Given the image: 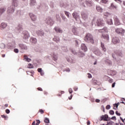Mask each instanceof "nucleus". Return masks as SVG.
I'll return each instance as SVG.
<instances>
[{
    "instance_id": "obj_1",
    "label": "nucleus",
    "mask_w": 125,
    "mask_h": 125,
    "mask_svg": "<svg viewBox=\"0 0 125 125\" xmlns=\"http://www.w3.org/2000/svg\"><path fill=\"white\" fill-rule=\"evenodd\" d=\"M18 6V1L17 0H13L12 5L8 8L7 13L11 14L14 12V9Z\"/></svg>"
},
{
    "instance_id": "obj_2",
    "label": "nucleus",
    "mask_w": 125,
    "mask_h": 125,
    "mask_svg": "<svg viewBox=\"0 0 125 125\" xmlns=\"http://www.w3.org/2000/svg\"><path fill=\"white\" fill-rule=\"evenodd\" d=\"M84 41L86 42H88L89 43H94V40H93V37L90 33L86 34L85 37L84 38Z\"/></svg>"
},
{
    "instance_id": "obj_3",
    "label": "nucleus",
    "mask_w": 125,
    "mask_h": 125,
    "mask_svg": "<svg viewBox=\"0 0 125 125\" xmlns=\"http://www.w3.org/2000/svg\"><path fill=\"white\" fill-rule=\"evenodd\" d=\"M97 26L101 27V26H104L105 25V22L104 21L101 19H99L97 21Z\"/></svg>"
},
{
    "instance_id": "obj_4",
    "label": "nucleus",
    "mask_w": 125,
    "mask_h": 125,
    "mask_svg": "<svg viewBox=\"0 0 125 125\" xmlns=\"http://www.w3.org/2000/svg\"><path fill=\"white\" fill-rule=\"evenodd\" d=\"M108 118L109 116H108V115L105 114L104 115H102L100 117V121H104V122H107V121H108L107 119H108Z\"/></svg>"
},
{
    "instance_id": "obj_5",
    "label": "nucleus",
    "mask_w": 125,
    "mask_h": 125,
    "mask_svg": "<svg viewBox=\"0 0 125 125\" xmlns=\"http://www.w3.org/2000/svg\"><path fill=\"white\" fill-rule=\"evenodd\" d=\"M116 32L117 34L123 35L125 33V30L123 28H117L116 29Z\"/></svg>"
},
{
    "instance_id": "obj_6",
    "label": "nucleus",
    "mask_w": 125,
    "mask_h": 125,
    "mask_svg": "<svg viewBox=\"0 0 125 125\" xmlns=\"http://www.w3.org/2000/svg\"><path fill=\"white\" fill-rule=\"evenodd\" d=\"M28 38H30V35L29 34V32H28V31L23 32V39H24V40H28Z\"/></svg>"
},
{
    "instance_id": "obj_7",
    "label": "nucleus",
    "mask_w": 125,
    "mask_h": 125,
    "mask_svg": "<svg viewBox=\"0 0 125 125\" xmlns=\"http://www.w3.org/2000/svg\"><path fill=\"white\" fill-rule=\"evenodd\" d=\"M72 16L73 18L75 19L76 21H78V19H80V16L79 15L78 13H77L76 12H74L72 13Z\"/></svg>"
},
{
    "instance_id": "obj_8",
    "label": "nucleus",
    "mask_w": 125,
    "mask_h": 125,
    "mask_svg": "<svg viewBox=\"0 0 125 125\" xmlns=\"http://www.w3.org/2000/svg\"><path fill=\"white\" fill-rule=\"evenodd\" d=\"M112 42L113 43H114V44H116L120 42V40L117 37H114V38H113Z\"/></svg>"
},
{
    "instance_id": "obj_9",
    "label": "nucleus",
    "mask_w": 125,
    "mask_h": 125,
    "mask_svg": "<svg viewBox=\"0 0 125 125\" xmlns=\"http://www.w3.org/2000/svg\"><path fill=\"white\" fill-rule=\"evenodd\" d=\"M114 20L115 25H116V26H119V25H121V22H120V21L119 20V19L117 18V17H114Z\"/></svg>"
},
{
    "instance_id": "obj_10",
    "label": "nucleus",
    "mask_w": 125,
    "mask_h": 125,
    "mask_svg": "<svg viewBox=\"0 0 125 125\" xmlns=\"http://www.w3.org/2000/svg\"><path fill=\"white\" fill-rule=\"evenodd\" d=\"M19 46H20L21 49L27 50L28 49V47L26 45H24V44H19Z\"/></svg>"
},
{
    "instance_id": "obj_11",
    "label": "nucleus",
    "mask_w": 125,
    "mask_h": 125,
    "mask_svg": "<svg viewBox=\"0 0 125 125\" xmlns=\"http://www.w3.org/2000/svg\"><path fill=\"white\" fill-rule=\"evenodd\" d=\"M81 16L84 20L87 19V14H86L84 12H82L81 13Z\"/></svg>"
},
{
    "instance_id": "obj_12",
    "label": "nucleus",
    "mask_w": 125,
    "mask_h": 125,
    "mask_svg": "<svg viewBox=\"0 0 125 125\" xmlns=\"http://www.w3.org/2000/svg\"><path fill=\"white\" fill-rule=\"evenodd\" d=\"M29 16L32 21H36L37 20V17L33 14V13H30Z\"/></svg>"
},
{
    "instance_id": "obj_13",
    "label": "nucleus",
    "mask_w": 125,
    "mask_h": 125,
    "mask_svg": "<svg viewBox=\"0 0 125 125\" xmlns=\"http://www.w3.org/2000/svg\"><path fill=\"white\" fill-rule=\"evenodd\" d=\"M46 23H47L48 25H53V21H52V20L50 18L47 19Z\"/></svg>"
},
{
    "instance_id": "obj_14",
    "label": "nucleus",
    "mask_w": 125,
    "mask_h": 125,
    "mask_svg": "<svg viewBox=\"0 0 125 125\" xmlns=\"http://www.w3.org/2000/svg\"><path fill=\"white\" fill-rule=\"evenodd\" d=\"M96 9L98 12H100L101 13L103 11V9H102V8L99 5L96 6Z\"/></svg>"
},
{
    "instance_id": "obj_15",
    "label": "nucleus",
    "mask_w": 125,
    "mask_h": 125,
    "mask_svg": "<svg viewBox=\"0 0 125 125\" xmlns=\"http://www.w3.org/2000/svg\"><path fill=\"white\" fill-rule=\"evenodd\" d=\"M93 52L96 55H98V56H100L101 55L102 53L100 51H99L98 49H95L93 51Z\"/></svg>"
},
{
    "instance_id": "obj_16",
    "label": "nucleus",
    "mask_w": 125,
    "mask_h": 125,
    "mask_svg": "<svg viewBox=\"0 0 125 125\" xmlns=\"http://www.w3.org/2000/svg\"><path fill=\"white\" fill-rule=\"evenodd\" d=\"M99 33H104V32L108 33V29L107 27H104L103 29H99Z\"/></svg>"
},
{
    "instance_id": "obj_17",
    "label": "nucleus",
    "mask_w": 125,
    "mask_h": 125,
    "mask_svg": "<svg viewBox=\"0 0 125 125\" xmlns=\"http://www.w3.org/2000/svg\"><path fill=\"white\" fill-rule=\"evenodd\" d=\"M81 49H82V50H83V51H87V48L86 47V46H85V44H84V43L82 44Z\"/></svg>"
},
{
    "instance_id": "obj_18",
    "label": "nucleus",
    "mask_w": 125,
    "mask_h": 125,
    "mask_svg": "<svg viewBox=\"0 0 125 125\" xmlns=\"http://www.w3.org/2000/svg\"><path fill=\"white\" fill-rule=\"evenodd\" d=\"M102 38H103L106 41H109V35L107 34H106V35L103 34L102 36Z\"/></svg>"
},
{
    "instance_id": "obj_19",
    "label": "nucleus",
    "mask_w": 125,
    "mask_h": 125,
    "mask_svg": "<svg viewBox=\"0 0 125 125\" xmlns=\"http://www.w3.org/2000/svg\"><path fill=\"white\" fill-rule=\"evenodd\" d=\"M54 29L57 33H62V32H63L62 29H60L58 27H55Z\"/></svg>"
},
{
    "instance_id": "obj_20",
    "label": "nucleus",
    "mask_w": 125,
    "mask_h": 125,
    "mask_svg": "<svg viewBox=\"0 0 125 125\" xmlns=\"http://www.w3.org/2000/svg\"><path fill=\"white\" fill-rule=\"evenodd\" d=\"M6 26H7V25L6 23L3 22L1 23L0 25V28L1 30L5 29V28H6Z\"/></svg>"
},
{
    "instance_id": "obj_21",
    "label": "nucleus",
    "mask_w": 125,
    "mask_h": 125,
    "mask_svg": "<svg viewBox=\"0 0 125 125\" xmlns=\"http://www.w3.org/2000/svg\"><path fill=\"white\" fill-rule=\"evenodd\" d=\"M37 34L38 36H43L44 35V33L42 30H39L37 31Z\"/></svg>"
},
{
    "instance_id": "obj_22",
    "label": "nucleus",
    "mask_w": 125,
    "mask_h": 125,
    "mask_svg": "<svg viewBox=\"0 0 125 125\" xmlns=\"http://www.w3.org/2000/svg\"><path fill=\"white\" fill-rule=\"evenodd\" d=\"M30 42L32 43H37V39L36 38H31L30 39Z\"/></svg>"
},
{
    "instance_id": "obj_23",
    "label": "nucleus",
    "mask_w": 125,
    "mask_h": 125,
    "mask_svg": "<svg viewBox=\"0 0 125 125\" xmlns=\"http://www.w3.org/2000/svg\"><path fill=\"white\" fill-rule=\"evenodd\" d=\"M36 0H30V5H36Z\"/></svg>"
},
{
    "instance_id": "obj_24",
    "label": "nucleus",
    "mask_w": 125,
    "mask_h": 125,
    "mask_svg": "<svg viewBox=\"0 0 125 125\" xmlns=\"http://www.w3.org/2000/svg\"><path fill=\"white\" fill-rule=\"evenodd\" d=\"M5 8H1L0 9V14H2V13H3V12H4V11H5Z\"/></svg>"
},
{
    "instance_id": "obj_25",
    "label": "nucleus",
    "mask_w": 125,
    "mask_h": 125,
    "mask_svg": "<svg viewBox=\"0 0 125 125\" xmlns=\"http://www.w3.org/2000/svg\"><path fill=\"white\" fill-rule=\"evenodd\" d=\"M107 23L108 25H112V24H113V21H112V19H109L107 20Z\"/></svg>"
},
{
    "instance_id": "obj_26",
    "label": "nucleus",
    "mask_w": 125,
    "mask_h": 125,
    "mask_svg": "<svg viewBox=\"0 0 125 125\" xmlns=\"http://www.w3.org/2000/svg\"><path fill=\"white\" fill-rule=\"evenodd\" d=\"M101 47L102 48V50H104V51H106V48L104 46V44L101 43Z\"/></svg>"
},
{
    "instance_id": "obj_27",
    "label": "nucleus",
    "mask_w": 125,
    "mask_h": 125,
    "mask_svg": "<svg viewBox=\"0 0 125 125\" xmlns=\"http://www.w3.org/2000/svg\"><path fill=\"white\" fill-rule=\"evenodd\" d=\"M85 3L88 6H91V1H86Z\"/></svg>"
},
{
    "instance_id": "obj_28",
    "label": "nucleus",
    "mask_w": 125,
    "mask_h": 125,
    "mask_svg": "<svg viewBox=\"0 0 125 125\" xmlns=\"http://www.w3.org/2000/svg\"><path fill=\"white\" fill-rule=\"evenodd\" d=\"M64 14L66 15V16H67V18H69V17H70V13H69V12L65 11Z\"/></svg>"
},
{
    "instance_id": "obj_29",
    "label": "nucleus",
    "mask_w": 125,
    "mask_h": 125,
    "mask_svg": "<svg viewBox=\"0 0 125 125\" xmlns=\"http://www.w3.org/2000/svg\"><path fill=\"white\" fill-rule=\"evenodd\" d=\"M44 123H46L47 124L49 123V119L47 118H45L44 120Z\"/></svg>"
},
{
    "instance_id": "obj_30",
    "label": "nucleus",
    "mask_w": 125,
    "mask_h": 125,
    "mask_svg": "<svg viewBox=\"0 0 125 125\" xmlns=\"http://www.w3.org/2000/svg\"><path fill=\"white\" fill-rule=\"evenodd\" d=\"M107 125H114V122H112V121H109L107 122Z\"/></svg>"
},
{
    "instance_id": "obj_31",
    "label": "nucleus",
    "mask_w": 125,
    "mask_h": 125,
    "mask_svg": "<svg viewBox=\"0 0 125 125\" xmlns=\"http://www.w3.org/2000/svg\"><path fill=\"white\" fill-rule=\"evenodd\" d=\"M101 2H102V3H107V2H108V0H102Z\"/></svg>"
},
{
    "instance_id": "obj_32",
    "label": "nucleus",
    "mask_w": 125,
    "mask_h": 125,
    "mask_svg": "<svg viewBox=\"0 0 125 125\" xmlns=\"http://www.w3.org/2000/svg\"><path fill=\"white\" fill-rule=\"evenodd\" d=\"M40 124H41V121L39 120H37L36 125H39Z\"/></svg>"
},
{
    "instance_id": "obj_33",
    "label": "nucleus",
    "mask_w": 125,
    "mask_h": 125,
    "mask_svg": "<svg viewBox=\"0 0 125 125\" xmlns=\"http://www.w3.org/2000/svg\"><path fill=\"white\" fill-rule=\"evenodd\" d=\"M109 114L110 115H114V114H115V112H114V110H110Z\"/></svg>"
},
{
    "instance_id": "obj_34",
    "label": "nucleus",
    "mask_w": 125,
    "mask_h": 125,
    "mask_svg": "<svg viewBox=\"0 0 125 125\" xmlns=\"http://www.w3.org/2000/svg\"><path fill=\"white\" fill-rule=\"evenodd\" d=\"M111 7H112V8H117V6H115V5H114V3H111Z\"/></svg>"
},
{
    "instance_id": "obj_35",
    "label": "nucleus",
    "mask_w": 125,
    "mask_h": 125,
    "mask_svg": "<svg viewBox=\"0 0 125 125\" xmlns=\"http://www.w3.org/2000/svg\"><path fill=\"white\" fill-rule=\"evenodd\" d=\"M56 17L57 20H60V16H59V15L58 14L56 15Z\"/></svg>"
},
{
    "instance_id": "obj_36",
    "label": "nucleus",
    "mask_w": 125,
    "mask_h": 125,
    "mask_svg": "<svg viewBox=\"0 0 125 125\" xmlns=\"http://www.w3.org/2000/svg\"><path fill=\"white\" fill-rule=\"evenodd\" d=\"M28 68H33V64H32L31 63H29L28 64Z\"/></svg>"
},
{
    "instance_id": "obj_37",
    "label": "nucleus",
    "mask_w": 125,
    "mask_h": 125,
    "mask_svg": "<svg viewBox=\"0 0 125 125\" xmlns=\"http://www.w3.org/2000/svg\"><path fill=\"white\" fill-rule=\"evenodd\" d=\"M39 112L41 113V114H43L44 111L42 109H41L39 110Z\"/></svg>"
},
{
    "instance_id": "obj_38",
    "label": "nucleus",
    "mask_w": 125,
    "mask_h": 125,
    "mask_svg": "<svg viewBox=\"0 0 125 125\" xmlns=\"http://www.w3.org/2000/svg\"><path fill=\"white\" fill-rule=\"evenodd\" d=\"M14 52H15V53H18V52H19V50H18V49H15L14 50Z\"/></svg>"
},
{
    "instance_id": "obj_39",
    "label": "nucleus",
    "mask_w": 125,
    "mask_h": 125,
    "mask_svg": "<svg viewBox=\"0 0 125 125\" xmlns=\"http://www.w3.org/2000/svg\"><path fill=\"white\" fill-rule=\"evenodd\" d=\"M68 91L70 94L73 93V90L72 89V88H69L68 90Z\"/></svg>"
},
{
    "instance_id": "obj_40",
    "label": "nucleus",
    "mask_w": 125,
    "mask_h": 125,
    "mask_svg": "<svg viewBox=\"0 0 125 125\" xmlns=\"http://www.w3.org/2000/svg\"><path fill=\"white\" fill-rule=\"evenodd\" d=\"M110 108H111V106H110V105H107L106 106V110H109V109H110Z\"/></svg>"
},
{
    "instance_id": "obj_41",
    "label": "nucleus",
    "mask_w": 125,
    "mask_h": 125,
    "mask_svg": "<svg viewBox=\"0 0 125 125\" xmlns=\"http://www.w3.org/2000/svg\"><path fill=\"white\" fill-rule=\"evenodd\" d=\"M57 56H55L53 57V59L54 60V61H56V60H57Z\"/></svg>"
},
{
    "instance_id": "obj_42",
    "label": "nucleus",
    "mask_w": 125,
    "mask_h": 125,
    "mask_svg": "<svg viewBox=\"0 0 125 125\" xmlns=\"http://www.w3.org/2000/svg\"><path fill=\"white\" fill-rule=\"evenodd\" d=\"M111 120H113L114 121H116L117 120V118H116V116H113L111 117Z\"/></svg>"
},
{
    "instance_id": "obj_43",
    "label": "nucleus",
    "mask_w": 125,
    "mask_h": 125,
    "mask_svg": "<svg viewBox=\"0 0 125 125\" xmlns=\"http://www.w3.org/2000/svg\"><path fill=\"white\" fill-rule=\"evenodd\" d=\"M1 117L2 118H3V119H5V120H6V119H7V116H5V115H1Z\"/></svg>"
},
{
    "instance_id": "obj_44",
    "label": "nucleus",
    "mask_w": 125,
    "mask_h": 125,
    "mask_svg": "<svg viewBox=\"0 0 125 125\" xmlns=\"http://www.w3.org/2000/svg\"><path fill=\"white\" fill-rule=\"evenodd\" d=\"M119 104L117 103V104H114V107H116V108H118V107L119 106Z\"/></svg>"
},
{
    "instance_id": "obj_45",
    "label": "nucleus",
    "mask_w": 125,
    "mask_h": 125,
    "mask_svg": "<svg viewBox=\"0 0 125 125\" xmlns=\"http://www.w3.org/2000/svg\"><path fill=\"white\" fill-rule=\"evenodd\" d=\"M5 112L6 114H9V113H10V111L8 109H6Z\"/></svg>"
},
{
    "instance_id": "obj_46",
    "label": "nucleus",
    "mask_w": 125,
    "mask_h": 125,
    "mask_svg": "<svg viewBox=\"0 0 125 125\" xmlns=\"http://www.w3.org/2000/svg\"><path fill=\"white\" fill-rule=\"evenodd\" d=\"M71 52L73 54H76V51H74V50L73 49H70Z\"/></svg>"
},
{
    "instance_id": "obj_47",
    "label": "nucleus",
    "mask_w": 125,
    "mask_h": 125,
    "mask_svg": "<svg viewBox=\"0 0 125 125\" xmlns=\"http://www.w3.org/2000/svg\"><path fill=\"white\" fill-rule=\"evenodd\" d=\"M25 60H26V61H27V62H30V61H31L30 59L29 58H25Z\"/></svg>"
},
{
    "instance_id": "obj_48",
    "label": "nucleus",
    "mask_w": 125,
    "mask_h": 125,
    "mask_svg": "<svg viewBox=\"0 0 125 125\" xmlns=\"http://www.w3.org/2000/svg\"><path fill=\"white\" fill-rule=\"evenodd\" d=\"M38 71L39 73H42V68H38Z\"/></svg>"
},
{
    "instance_id": "obj_49",
    "label": "nucleus",
    "mask_w": 125,
    "mask_h": 125,
    "mask_svg": "<svg viewBox=\"0 0 125 125\" xmlns=\"http://www.w3.org/2000/svg\"><path fill=\"white\" fill-rule=\"evenodd\" d=\"M115 114H116L117 116H121V113H119L118 111H116V112H115Z\"/></svg>"
},
{
    "instance_id": "obj_50",
    "label": "nucleus",
    "mask_w": 125,
    "mask_h": 125,
    "mask_svg": "<svg viewBox=\"0 0 125 125\" xmlns=\"http://www.w3.org/2000/svg\"><path fill=\"white\" fill-rule=\"evenodd\" d=\"M72 32H73V33H74V35H77V34H76V32H75V27H73L72 28Z\"/></svg>"
},
{
    "instance_id": "obj_51",
    "label": "nucleus",
    "mask_w": 125,
    "mask_h": 125,
    "mask_svg": "<svg viewBox=\"0 0 125 125\" xmlns=\"http://www.w3.org/2000/svg\"><path fill=\"white\" fill-rule=\"evenodd\" d=\"M87 75H88V78L89 79H90V78H92L91 74L88 73Z\"/></svg>"
},
{
    "instance_id": "obj_52",
    "label": "nucleus",
    "mask_w": 125,
    "mask_h": 125,
    "mask_svg": "<svg viewBox=\"0 0 125 125\" xmlns=\"http://www.w3.org/2000/svg\"><path fill=\"white\" fill-rule=\"evenodd\" d=\"M38 90H39V91H42V89L41 87L37 88Z\"/></svg>"
},
{
    "instance_id": "obj_53",
    "label": "nucleus",
    "mask_w": 125,
    "mask_h": 125,
    "mask_svg": "<svg viewBox=\"0 0 125 125\" xmlns=\"http://www.w3.org/2000/svg\"><path fill=\"white\" fill-rule=\"evenodd\" d=\"M61 16L62 17V20H66V18L65 17V16H63L62 15H61Z\"/></svg>"
},
{
    "instance_id": "obj_54",
    "label": "nucleus",
    "mask_w": 125,
    "mask_h": 125,
    "mask_svg": "<svg viewBox=\"0 0 125 125\" xmlns=\"http://www.w3.org/2000/svg\"><path fill=\"white\" fill-rule=\"evenodd\" d=\"M115 1H116L117 2H121L122 3V0H114Z\"/></svg>"
},
{
    "instance_id": "obj_55",
    "label": "nucleus",
    "mask_w": 125,
    "mask_h": 125,
    "mask_svg": "<svg viewBox=\"0 0 125 125\" xmlns=\"http://www.w3.org/2000/svg\"><path fill=\"white\" fill-rule=\"evenodd\" d=\"M96 102L97 103H99V102H100V100H99V99H96Z\"/></svg>"
},
{
    "instance_id": "obj_56",
    "label": "nucleus",
    "mask_w": 125,
    "mask_h": 125,
    "mask_svg": "<svg viewBox=\"0 0 125 125\" xmlns=\"http://www.w3.org/2000/svg\"><path fill=\"white\" fill-rule=\"evenodd\" d=\"M74 90L75 91H77L78 90V87H74Z\"/></svg>"
},
{
    "instance_id": "obj_57",
    "label": "nucleus",
    "mask_w": 125,
    "mask_h": 125,
    "mask_svg": "<svg viewBox=\"0 0 125 125\" xmlns=\"http://www.w3.org/2000/svg\"><path fill=\"white\" fill-rule=\"evenodd\" d=\"M116 84V83H114L112 84V87H115V85Z\"/></svg>"
},
{
    "instance_id": "obj_58",
    "label": "nucleus",
    "mask_w": 125,
    "mask_h": 125,
    "mask_svg": "<svg viewBox=\"0 0 125 125\" xmlns=\"http://www.w3.org/2000/svg\"><path fill=\"white\" fill-rule=\"evenodd\" d=\"M109 83H113V79H109Z\"/></svg>"
},
{
    "instance_id": "obj_59",
    "label": "nucleus",
    "mask_w": 125,
    "mask_h": 125,
    "mask_svg": "<svg viewBox=\"0 0 125 125\" xmlns=\"http://www.w3.org/2000/svg\"><path fill=\"white\" fill-rule=\"evenodd\" d=\"M102 108L103 109V111L105 112V108L104 107V105L102 106Z\"/></svg>"
},
{
    "instance_id": "obj_60",
    "label": "nucleus",
    "mask_w": 125,
    "mask_h": 125,
    "mask_svg": "<svg viewBox=\"0 0 125 125\" xmlns=\"http://www.w3.org/2000/svg\"><path fill=\"white\" fill-rule=\"evenodd\" d=\"M87 125H90V122H89V121H88L87 122Z\"/></svg>"
},
{
    "instance_id": "obj_61",
    "label": "nucleus",
    "mask_w": 125,
    "mask_h": 125,
    "mask_svg": "<svg viewBox=\"0 0 125 125\" xmlns=\"http://www.w3.org/2000/svg\"><path fill=\"white\" fill-rule=\"evenodd\" d=\"M119 56H123V53H122V52H120L119 54Z\"/></svg>"
},
{
    "instance_id": "obj_62",
    "label": "nucleus",
    "mask_w": 125,
    "mask_h": 125,
    "mask_svg": "<svg viewBox=\"0 0 125 125\" xmlns=\"http://www.w3.org/2000/svg\"><path fill=\"white\" fill-rule=\"evenodd\" d=\"M40 73H41V76H43V75L44 74V73L42 71L40 72Z\"/></svg>"
},
{
    "instance_id": "obj_63",
    "label": "nucleus",
    "mask_w": 125,
    "mask_h": 125,
    "mask_svg": "<svg viewBox=\"0 0 125 125\" xmlns=\"http://www.w3.org/2000/svg\"><path fill=\"white\" fill-rule=\"evenodd\" d=\"M36 125V122L35 121H34L32 124V125Z\"/></svg>"
},
{
    "instance_id": "obj_64",
    "label": "nucleus",
    "mask_w": 125,
    "mask_h": 125,
    "mask_svg": "<svg viewBox=\"0 0 125 125\" xmlns=\"http://www.w3.org/2000/svg\"><path fill=\"white\" fill-rule=\"evenodd\" d=\"M24 58L25 60H26V58H28L27 55H25L24 56Z\"/></svg>"
}]
</instances>
